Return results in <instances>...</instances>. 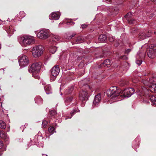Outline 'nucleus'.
Wrapping results in <instances>:
<instances>
[{
  "instance_id": "28",
  "label": "nucleus",
  "mask_w": 156,
  "mask_h": 156,
  "mask_svg": "<svg viewBox=\"0 0 156 156\" xmlns=\"http://www.w3.org/2000/svg\"><path fill=\"white\" fill-rule=\"evenodd\" d=\"M132 15V13L131 12H129L126 15H125L124 16V17L126 18L127 19H131L130 18L131 17Z\"/></svg>"
},
{
  "instance_id": "11",
  "label": "nucleus",
  "mask_w": 156,
  "mask_h": 156,
  "mask_svg": "<svg viewBox=\"0 0 156 156\" xmlns=\"http://www.w3.org/2000/svg\"><path fill=\"white\" fill-rule=\"evenodd\" d=\"M51 75L53 76L56 77L58 74L60 69L58 65H55L53 67L51 70Z\"/></svg>"
},
{
  "instance_id": "17",
  "label": "nucleus",
  "mask_w": 156,
  "mask_h": 156,
  "mask_svg": "<svg viewBox=\"0 0 156 156\" xmlns=\"http://www.w3.org/2000/svg\"><path fill=\"white\" fill-rule=\"evenodd\" d=\"M44 89L47 94H49L52 93V90L50 85H46L44 87Z\"/></svg>"
},
{
  "instance_id": "22",
  "label": "nucleus",
  "mask_w": 156,
  "mask_h": 156,
  "mask_svg": "<svg viewBox=\"0 0 156 156\" xmlns=\"http://www.w3.org/2000/svg\"><path fill=\"white\" fill-rule=\"evenodd\" d=\"M149 90L152 92L156 93V85L153 84L149 87Z\"/></svg>"
},
{
  "instance_id": "12",
  "label": "nucleus",
  "mask_w": 156,
  "mask_h": 156,
  "mask_svg": "<svg viewBox=\"0 0 156 156\" xmlns=\"http://www.w3.org/2000/svg\"><path fill=\"white\" fill-rule=\"evenodd\" d=\"M88 93L86 90H82L79 94L80 99L83 101L87 99L88 97Z\"/></svg>"
},
{
  "instance_id": "21",
  "label": "nucleus",
  "mask_w": 156,
  "mask_h": 156,
  "mask_svg": "<svg viewBox=\"0 0 156 156\" xmlns=\"http://www.w3.org/2000/svg\"><path fill=\"white\" fill-rule=\"evenodd\" d=\"M57 48L56 47L51 46L49 49V51L52 54H54L57 50Z\"/></svg>"
},
{
  "instance_id": "27",
  "label": "nucleus",
  "mask_w": 156,
  "mask_h": 156,
  "mask_svg": "<svg viewBox=\"0 0 156 156\" xmlns=\"http://www.w3.org/2000/svg\"><path fill=\"white\" fill-rule=\"evenodd\" d=\"M73 86L71 87L70 89L69 90H67L65 91L66 94H70L73 90Z\"/></svg>"
},
{
  "instance_id": "23",
  "label": "nucleus",
  "mask_w": 156,
  "mask_h": 156,
  "mask_svg": "<svg viewBox=\"0 0 156 156\" xmlns=\"http://www.w3.org/2000/svg\"><path fill=\"white\" fill-rule=\"evenodd\" d=\"M6 128L5 123L2 120H0V128L5 129Z\"/></svg>"
},
{
  "instance_id": "25",
  "label": "nucleus",
  "mask_w": 156,
  "mask_h": 156,
  "mask_svg": "<svg viewBox=\"0 0 156 156\" xmlns=\"http://www.w3.org/2000/svg\"><path fill=\"white\" fill-rule=\"evenodd\" d=\"M149 36H147L144 34L143 33H140L139 36V38L141 40L144 39L146 37H149Z\"/></svg>"
},
{
  "instance_id": "36",
  "label": "nucleus",
  "mask_w": 156,
  "mask_h": 156,
  "mask_svg": "<svg viewBox=\"0 0 156 156\" xmlns=\"http://www.w3.org/2000/svg\"><path fill=\"white\" fill-rule=\"evenodd\" d=\"M56 112L55 110H52V111H51L50 112V114L52 116L55 115L56 114Z\"/></svg>"
},
{
  "instance_id": "9",
  "label": "nucleus",
  "mask_w": 156,
  "mask_h": 156,
  "mask_svg": "<svg viewBox=\"0 0 156 156\" xmlns=\"http://www.w3.org/2000/svg\"><path fill=\"white\" fill-rule=\"evenodd\" d=\"M49 34L48 30H41L39 32L37 35V37L42 39H46L48 38Z\"/></svg>"
},
{
  "instance_id": "37",
  "label": "nucleus",
  "mask_w": 156,
  "mask_h": 156,
  "mask_svg": "<svg viewBox=\"0 0 156 156\" xmlns=\"http://www.w3.org/2000/svg\"><path fill=\"white\" fill-rule=\"evenodd\" d=\"M3 145V142L0 141V149L1 148Z\"/></svg>"
},
{
  "instance_id": "30",
  "label": "nucleus",
  "mask_w": 156,
  "mask_h": 156,
  "mask_svg": "<svg viewBox=\"0 0 156 156\" xmlns=\"http://www.w3.org/2000/svg\"><path fill=\"white\" fill-rule=\"evenodd\" d=\"M76 112V109H74L73 111H72L70 112V114L71 116L70 117H68L65 119H70L72 118V116L75 114Z\"/></svg>"
},
{
  "instance_id": "38",
  "label": "nucleus",
  "mask_w": 156,
  "mask_h": 156,
  "mask_svg": "<svg viewBox=\"0 0 156 156\" xmlns=\"http://www.w3.org/2000/svg\"><path fill=\"white\" fill-rule=\"evenodd\" d=\"M87 26V25L86 24H82L81 25V27L82 28H86Z\"/></svg>"
},
{
  "instance_id": "13",
  "label": "nucleus",
  "mask_w": 156,
  "mask_h": 156,
  "mask_svg": "<svg viewBox=\"0 0 156 156\" xmlns=\"http://www.w3.org/2000/svg\"><path fill=\"white\" fill-rule=\"evenodd\" d=\"M60 14L57 12H54L51 13L49 16V19L51 20H56L58 19Z\"/></svg>"
},
{
  "instance_id": "18",
  "label": "nucleus",
  "mask_w": 156,
  "mask_h": 156,
  "mask_svg": "<svg viewBox=\"0 0 156 156\" xmlns=\"http://www.w3.org/2000/svg\"><path fill=\"white\" fill-rule=\"evenodd\" d=\"M35 102L38 104H41L43 102V100L40 96L36 97L35 98Z\"/></svg>"
},
{
  "instance_id": "46",
  "label": "nucleus",
  "mask_w": 156,
  "mask_h": 156,
  "mask_svg": "<svg viewBox=\"0 0 156 156\" xmlns=\"http://www.w3.org/2000/svg\"><path fill=\"white\" fill-rule=\"evenodd\" d=\"M2 153H0V156L2 155Z\"/></svg>"
},
{
  "instance_id": "47",
  "label": "nucleus",
  "mask_w": 156,
  "mask_h": 156,
  "mask_svg": "<svg viewBox=\"0 0 156 156\" xmlns=\"http://www.w3.org/2000/svg\"><path fill=\"white\" fill-rule=\"evenodd\" d=\"M9 18L8 19V20H7V21H8L9 20Z\"/></svg>"
},
{
  "instance_id": "40",
  "label": "nucleus",
  "mask_w": 156,
  "mask_h": 156,
  "mask_svg": "<svg viewBox=\"0 0 156 156\" xmlns=\"http://www.w3.org/2000/svg\"><path fill=\"white\" fill-rule=\"evenodd\" d=\"M72 98L71 97H69L67 99V100L69 101H72Z\"/></svg>"
},
{
  "instance_id": "6",
  "label": "nucleus",
  "mask_w": 156,
  "mask_h": 156,
  "mask_svg": "<svg viewBox=\"0 0 156 156\" xmlns=\"http://www.w3.org/2000/svg\"><path fill=\"white\" fill-rule=\"evenodd\" d=\"M134 93V89L132 88H127L124 90L123 91L120 93V97L122 98L123 97H129Z\"/></svg>"
},
{
  "instance_id": "4",
  "label": "nucleus",
  "mask_w": 156,
  "mask_h": 156,
  "mask_svg": "<svg viewBox=\"0 0 156 156\" xmlns=\"http://www.w3.org/2000/svg\"><path fill=\"white\" fill-rule=\"evenodd\" d=\"M20 41L22 45L25 47L34 43V38L33 36H24L21 37Z\"/></svg>"
},
{
  "instance_id": "34",
  "label": "nucleus",
  "mask_w": 156,
  "mask_h": 156,
  "mask_svg": "<svg viewBox=\"0 0 156 156\" xmlns=\"http://www.w3.org/2000/svg\"><path fill=\"white\" fill-rule=\"evenodd\" d=\"M75 35V34H72L71 35L69 36H65V37L67 39H71L73 37H74V36Z\"/></svg>"
},
{
  "instance_id": "19",
  "label": "nucleus",
  "mask_w": 156,
  "mask_h": 156,
  "mask_svg": "<svg viewBox=\"0 0 156 156\" xmlns=\"http://www.w3.org/2000/svg\"><path fill=\"white\" fill-rule=\"evenodd\" d=\"M6 31L8 34H12L15 30H14L13 27L11 26L7 28Z\"/></svg>"
},
{
  "instance_id": "5",
  "label": "nucleus",
  "mask_w": 156,
  "mask_h": 156,
  "mask_svg": "<svg viewBox=\"0 0 156 156\" xmlns=\"http://www.w3.org/2000/svg\"><path fill=\"white\" fill-rule=\"evenodd\" d=\"M43 47L41 45L35 46L32 50V54L35 58L40 57L43 53Z\"/></svg>"
},
{
  "instance_id": "16",
  "label": "nucleus",
  "mask_w": 156,
  "mask_h": 156,
  "mask_svg": "<svg viewBox=\"0 0 156 156\" xmlns=\"http://www.w3.org/2000/svg\"><path fill=\"white\" fill-rule=\"evenodd\" d=\"M0 138L4 139L5 141H7L9 140V138L5 133L2 131L0 130Z\"/></svg>"
},
{
  "instance_id": "33",
  "label": "nucleus",
  "mask_w": 156,
  "mask_h": 156,
  "mask_svg": "<svg viewBox=\"0 0 156 156\" xmlns=\"http://www.w3.org/2000/svg\"><path fill=\"white\" fill-rule=\"evenodd\" d=\"M48 124V122L45 120H43L42 123V126L43 127H45Z\"/></svg>"
},
{
  "instance_id": "20",
  "label": "nucleus",
  "mask_w": 156,
  "mask_h": 156,
  "mask_svg": "<svg viewBox=\"0 0 156 156\" xmlns=\"http://www.w3.org/2000/svg\"><path fill=\"white\" fill-rule=\"evenodd\" d=\"M107 37L105 35L102 34L99 36L98 40L100 42H103L106 40Z\"/></svg>"
},
{
  "instance_id": "10",
  "label": "nucleus",
  "mask_w": 156,
  "mask_h": 156,
  "mask_svg": "<svg viewBox=\"0 0 156 156\" xmlns=\"http://www.w3.org/2000/svg\"><path fill=\"white\" fill-rule=\"evenodd\" d=\"M142 82L146 86H148L149 90V87L153 84L156 85V77H153L150 79L149 81L145 80H142Z\"/></svg>"
},
{
  "instance_id": "2",
  "label": "nucleus",
  "mask_w": 156,
  "mask_h": 156,
  "mask_svg": "<svg viewBox=\"0 0 156 156\" xmlns=\"http://www.w3.org/2000/svg\"><path fill=\"white\" fill-rule=\"evenodd\" d=\"M121 92V90L114 86L108 90L107 94L108 97H111L112 98H115L117 97H120V93Z\"/></svg>"
},
{
  "instance_id": "44",
  "label": "nucleus",
  "mask_w": 156,
  "mask_h": 156,
  "mask_svg": "<svg viewBox=\"0 0 156 156\" xmlns=\"http://www.w3.org/2000/svg\"><path fill=\"white\" fill-rule=\"evenodd\" d=\"M43 156H47V155L45 154H42Z\"/></svg>"
},
{
  "instance_id": "48",
  "label": "nucleus",
  "mask_w": 156,
  "mask_h": 156,
  "mask_svg": "<svg viewBox=\"0 0 156 156\" xmlns=\"http://www.w3.org/2000/svg\"><path fill=\"white\" fill-rule=\"evenodd\" d=\"M62 93H61V95H62Z\"/></svg>"
},
{
  "instance_id": "15",
  "label": "nucleus",
  "mask_w": 156,
  "mask_h": 156,
  "mask_svg": "<svg viewBox=\"0 0 156 156\" xmlns=\"http://www.w3.org/2000/svg\"><path fill=\"white\" fill-rule=\"evenodd\" d=\"M111 63V61L109 59H106L105 61L102 64H101V67H109V66Z\"/></svg>"
},
{
  "instance_id": "31",
  "label": "nucleus",
  "mask_w": 156,
  "mask_h": 156,
  "mask_svg": "<svg viewBox=\"0 0 156 156\" xmlns=\"http://www.w3.org/2000/svg\"><path fill=\"white\" fill-rule=\"evenodd\" d=\"M109 40L110 42L114 41L115 42H116V41H115L114 37L111 35H110L109 37Z\"/></svg>"
},
{
  "instance_id": "8",
  "label": "nucleus",
  "mask_w": 156,
  "mask_h": 156,
  "mask_svg": "<svg viewBox=\"0 0 156 156\" xmlns=\"http://www.w3.org/2000/svg\"><path fill=\"white\" fill-rule=\"evenodd\" d=\"M147 54L148 56L153 58L156 56V45L152 44L149 48L147 50Z\"/></svg>"
},
{
  "instance_id": "1",
  "label": "nucleus",
  "mask_w": 156,
  "mask_h": 156,
  "mask_svg": "<svg viewBox=\"0 0 156 156\" xmlns=\"http://www.w3.org/2000/svg\"><path fill=\"white\" fill-rule=\"evenodd\" d=\"M42 64L41 62H36L32 64L29 67L28 71L30 73H33L32 76L35 78L38 79V75L35 76L34 73H38L41 69Z\"/></svg>"
},
{
  "instance_id": "29",
  "label": "nucleus",
  "mask_w": 156,
  "mask_h": 156,
  "mask_svg": "<svg viewBox=\"0 0 156 156\" xmlns=\"http://www.w3.org/2000/svg\"><path fill=\"white\" fill-rule=\"evenodd\" d=\"M48 130L49 132L52 134L54 132L55 128L53 127L50 126Z\"/></svg>"
},
{
  "instance_id": "24",
  "label": "nucleus",
  "mask_w": 156,
  "mask_h": 156,
  "mask_svg": "<svg viewBox=\"0 0 156 156\" xmlns=\"http://www.w3.org/2000/svg\"><path fill=\"white\" fill-rule=\"evenodd\" d=\"M59 39V37L57 35H54L52 37V41L54 42L58 41Z\"/></svg>"
},
{
  "instance_id": "43",
  "label": "nucleus",
  "mask_w": 156,
  "mask_h": 156,
  "mask_svg": "<svg viewBox=\"0 0 156 156\" xmlns=\"http://www.w3.org/2000/svg\"><path fill=\"white\" fill-rule=\"evenodd\" d=\"M119 45V44L117 43V44H115V45L116 46V47H117Z\"/></svg>"
},
{
  "instance_id": "7",
  "label": "nucleus",
  "mask_w": 156,
  "mask_h": 156,
  "mask_svg": "<svg viewBox=\"0 0 156 156\" xmlns=\"http://www.w3.org/2000/svg\"><path fill=\"white\" fill-rule=\"evenodd\" d=\"M19 65L21 67L27 66L29 64V60L27 56L20 55L18 57Z\"/></svg>"
},
{
  "instance_id": "32",
  "label": "nucleus",
  "mask_w": 156,
  "mask_h": 156,
  "mask_svg": "<svg viewBox=\"0 0 156 156\" xmlns=\"http://www.w3.org/2000/svg\"><path fill=\"white\" fill-rule=\"evenodd\" d=\"M127 20L128 22L129 23L132 24L134 23L135 22V20L132 19H127Z\"/></svg>"
},
{
  "instance_id": "3",
  "label": "nucleus",
  "mask_w": 156,
  "mask_h": 156,
  "mask_svg": "<svg viewBox=\"0 0 156 156\" xmlns=\"http://www.w3.org/2000/svg\"><path fill=\"white\" fill-rule=\"evenodd\" d=\"M149 92L147 89L144 87L137 92V94L140 97L143 96H146L147 95H148V97H149L150 98L152 104L154 105H156V98L154 96L152 95L149 96L148 95Z\"/></svg>"
},
{
  "instance_id": "39",
  "label": "nucleus",
  "mask_w": 156,
  "mask_h": 156,
  "mask_svg": "<svg viewBox=\"0 0 156 156\" xmlns=\"http://www.w3.org/2000/svg\"><path fill=\"white\" fill-rule=\"evenodd\" d=\"M131 51V49H128L127 50H126L125 51V53H128L129 52H130Z\"/></svg>"
},
{
  "instance_id": "45",
  "label": "nucleus",
  "mask_w": 156,
  "mask_h": 156,
  "mask_svg": "<svg viewBox=\"0 0 156 156\" xmlns=\"http://www.w3.org/2000/svg\"><path fill=\"white\" fill-rule=\"evenodd\" d=\"M140 57V56H139L138 55V54L137 53V58H138V57Z\"/></svg>"
},
{
  "instance_id": "14",
  "label": "nucleus",
  "mask_w": 156,
  "mask_h": 156,
  "mask_svg": "<svg viewBox=\"0 0 156 156\" xmlns=\"http://www.w3.org/2000/svg\"><path fill=\"white\" fill-rule=\"evenodd\" d=\"M101 100V95L100 94L95 96L93 104L94 105H98Z\"/></svg>"
},
{
  "instance_id": "41",
  "label": "nucleus",
  "mask_w": 156,
  "mask_h": 156,
  "mask_svg": "<svg viewBox=\"0 0 156 156\" xmlns=\"http://www.w3.org/2000/svg\"><path fill=\"white\" fill-rule=\"evenodd\" d=\"M103 2H105V1H107V3H109L110 1H109V0H103Z\"/></svg>"
},
{
  "instance_id": "42",
  "label": "nucleus",
  "mask_w": 156,
  "mask_h": 156,
  "mask_svg": "<svg viewBox=\"0 0 156 156\" xmlns=\"http://www.w3.org/2000/svg\"><path fill=\"white\" fill-rule=\"evenodd\" d=\"M122 86H123L125 84H126L127 83H125L124 81H122Z\"/></svg>"
},
{
  "instance_id": "26",
  "label": "nucleus",
  "mask_w": 156,
  "mask_h": 156,
  "mask_svg": "<svg viewBox=\"0 0 156 156\" xmlns=\"http://www.w3.org/2000/svg\"><path fill=\"white\" fill-rule=\"evenodd\" d=\"M83 38L81 37H79L77 38L76 43H80L83 42Z\"/></svg>"
},
{
  "instance_id": "35",
  "label": "nucleus",
  "mask_w": 156,
  "mask_h": 156,
  "mask_svg": "<svg viewBox=\"0 0 156 156\" xmlns=\"http://www.w3.org/2000/svg\"><path fill=\"white\" fill-rule=\"evenodd\" d=\"M136 63L138 66L140 65L142 63V61L141 59L136 60Z\"/></svg>"
}]
</instances>
